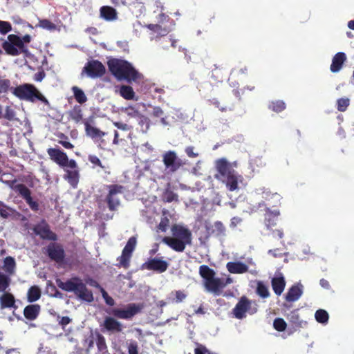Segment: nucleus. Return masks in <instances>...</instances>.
I'll return each mask as SVG.
<instances>
[{"mask_svg": "<svg viewBox=\"0 0 354 354\" xmlns=\"http://www.w3.org/2000/svg\"><path fill=\"white\" fill-rule=\"evenodd\" d=\"M5 271L8 273H13L15 268V261L12 257H6L4 260V266H3Z\"/></svg>", "mask_w": 354, "mask_h": 354, "instance_id": "58836bf2", "label": "nucleus"}, {"mask_svg": "<svg viewBox=\"0 0 354 354\" xmlns=\"http://www.w3.org/2000/svg\"><path fill=\"white\" fill-rule=\"evenodd\" d=\"M40 306L39 305H28L25 308L24 310V314L26 319L30 320H34L38 316Z\"/></svg>", "mask_w": 354, "mask_h": 354, "instance_id": "a878e982", "label": "nucleus"}, {"mask_svg": "<svg viewBox=\"0 0 354 354\" xmlns=\"http://www.w3.org/2000/svg\"><path fill=\"white\" fill-rule=\"evenodd\" d=\"M120 93L122 97L126 100H138L136 97L135 92L133 88L129 86L123 85L120 87Z\"/></svg>", "mask_w": 354, "mask_h": 354, "instance_id": "7c9ffc66", "label": "nucleus"}, {"mask_svg": "<svg viewBox=\"0 0 354 354\" xmlns=\"http://www.w3.org/2000/svg\"><path fill=\"white\" fill-rule=\"evenodd\" d=\"M140 310L136 304L129 305L126 309H118L113 312L114 315L121 319H129Z\"/></svg>", "mask_w": 354, "mask_h": 354, "instance_id": "a211bd4d", "label": "nucleus"}, {"mask_svg": "<svg viewBox=\"0 0 354 354\" xmlns=\"http://www.w3.org/2000/svg\"><path fill=\"white\" fill-rule=\"evenodd\" d=\"M349 105L348 98H341L337 100V109L339 111H344Z\"/></svg>", "mask_w": 354, "mask_h": 354, "instance_id": "49530a36", "label": "nucleus"}, {"mask_svg": "<svg viewBox=\"0 0 354 354\" xmlns=\"http://www.w3.org/2000/svg\"><path fill=\"white\" fill-rule=\"evenodd\" d=\"M66 174L64 178L73 187H76L79 181V171L77 167L75 169L64 168Z\"/></svg>", "mask_w": 354, "mask_h": 354, "instance_id": "4be33fe9", "label": "nucleus"}, {"mask_svg": "<svg viewBox=\"0 0 354 354\" xmlns=\"http://www.w3.org/2000/svg\"><path fill=\"white\" fill-rule=\"evenodd\" d=\"M257 311V304L246 297H243L234 308L233 314L236 319H241L245 318L247 314L253 315Z\"/></svg>", "mask_w": 354, "mask_h": 354, "instance_id": "0eeeda50", "label": "nucleus"}, {"mask_svg": "<svg viewBox=\"0 0 354 354\" xmlns=\"http://www.w3.org/2000/svg\"><path fill=\"white\" fill-rule=\"evenodd\" d=\"M88 160L93 165H99V166L102 167L101 162H100V159L97 156H89Z\"/></svg>", "mask_w": 354, "mask_h": 354, "instance_id": "bf43d9fd", "label": "nucleus"}, {"mask_svg": "<svg viewBox=\"0 0 354 354\" xmlns=\"http://www.w3.org/2000/svg\"><path fill=\"white\" fill-rule=\"evenodd\" d=\"M225 232V227L222 223L217 221L214 223L213 225V232H215L217 235L223 234Z\"/></svg>", "mask_w": 354, "mask_h": 354, "instance_id": "de8ad7c7", "label": "nucleus"}, {"mask_svg": "<svg viewBox=\"0 0 354 354\" xmlns=\"http://www.w3.org/2000/svg\"><path fill=\"white\" fill-rule=\"evenodd\" d=\"M199 274L203 279V285L207 292L216 295H220L223 288L221 279L215 277V272L207 266L202 265L199 268Z\"/></svg>", "mask_w": 354, "mask_h": 354, "instance_id": "39448f33", "label": "nucleus"}, {"mask_svg": "<svg viewBox=\"0 0 354 354\" xmlns=\"http://www.w3.org/2000/svg\"><path fill=\"white\" fill-rule=\"evenodd\" d=\"M279 215V210H274L273 212H270L269 209H268L266 214V225L268 226L274 225V223H271V218H277Z\"/></svg>", "mask_w": 354, "mask_h": 354, "instance_id": "c03bdc74", "label": "nucleus"}, {"mask_svg": "<svg viewBox=\"0 0 354 354\" xmlns=\"http://www.w3.org/2000/svg\"><path fill=\"white\" fill-rule=\"evenodd\" d=\"M272 194V193L264 187H259L251 193L254 199L259 200L261 198L266 201H270Z\"/></svg>", "mask_w": 354, "mask_h": 354, "instance_id": "b1692460", "label": "nucleus"}, {"mask_svg": "<svg viewBox=\"0 0 354 354\" xmlns=\"http://www.w3.org/2000/svg\"><path fill=\"white\" fill-rule=\"evenodd\" d=\"M241 218L239 217H233L231 220L230 225L233 227H235L237 225L241 223Z\"/></svg>", "mask_w": 354, "mask_h": 354, "instance_id": "0e129e2a", "label": "nucleus"}, {"mask_svg": "<svg viewBox=\"0 0 354 354\" xmlns=\"http://www.w3.org/2000/svg\"><path fill=\"white\" fill-rule=\"evenodd\" d=\"M302 286L297 284L291 287L286 295L288 301H295L298 300L303 293Z\"/></svg>", "mask_w": 354, "mask_h": 354, "instance_id": "412c9836", "label": "nucleus"}, {"mask_svg": "<svg viewBox=\"0 0 354 354\" xmlns=\"http://www.w3.org/2000/svg\"><path fill=\"white\" fill-rule=\"evenodd\" d=\"M185 152L189 158H196L198 156V153L194 151V148L193 147H186Z\"/></svg>", "mask_w": 354, "mask_h": 354, "instance_id": "13d9d810", "label": "nucleus"}, {"mask_svg": "<svg viewBox=\"0 0 354 354\" xmlns=\"http://www.w3.org/2000/svg\"><path fill=\"white\" fill-rule=\"evenodd\" d=\"M187 297V295L181 291V290H177L171 292L168 297V301H173L179 303L183 301Z\"/></svg>", "mask_w": 354, "mask_h": 354, "instance_id": "473e14b6", "label": "nucleus"}, {"mask_svg": "<svg viewBox=\"0 0 354 354\" xmlns=\"http://www.w3.org/2000/svg\"><path fill=\"white\" fill-rule=\"evenodd\" d=\"M111 72L119 80H125L129 82L136 81L140 77V74L126 61L112 59L108 62Z\"/></svg>", "mask_w": 354, "mask_h": 354, "instance_id": "7ed1b4c3", "label": "nucleus"}, {"mask_svg": "<svg viewBox=\"0 0 354 354\" xmlns=\"http://www.w3.org/2000/svg\"><path fill=\"white\" fill-rule=\"evenodd\" d=\"M70 322L71 319L68 317H62L59 321V323L62 326H66Z\"/></svg>", "mask_w": 354, "mask_h": 354, "instance_id": "69168bd1", "label": "nucleus"}, {"mask_svg": "<svg viewBox=\"0 0 354 354\" xmlns=\"http://www.w3.org/2000/svg\"><path fill=\"white\" fill-rule=\"evenodd\" d=\"M34 231L35 234L39 235L43 239L52 240L56 239L55 234L50 231L47 223L44 221L35 226Z\"/></svg>", "mask_w": 354, "mask_h": 354, "instance_id": "6ab92c4d", "label": "nucleus"}, {"mask_svg": "<svg viewBox=\"0 0 354 354\" xmlns=\"http://www.w3.org/2000/svg\"><path fill=\"white\" fill-rule=\"evenodd\" d=\"M236 167V162H230L225 158H220L215 161L216 174L215 178L224 183L228 190L233 192L239 189L243 178L233 167Z\"/></svg>", "mask_w": 354, "mask_h": 354, "instance_id": "f257e3e1", "label": "nucleus"}, {"mask_svg": "<svg viewBox=\"0 0 354 354\" xmlns=\"http://www.w3.org/2000/svg\"><path fill=\"white\" fill-rule=\"evenodd\" d=\"M172 236L163 239V242L177 252H183L192 241V233L184 225L176 224L171 227Z\"/></svg>", "mask_w": 354, "mask_h": 354, "instance_id": "f03ea898", "label": "nucleus"}, {"mask_svg": "<svg viewBox=\"0 0 354 354\" xmlns=\"http://www.w3.org/2000/svg\"><path fill=\"white\" fill-rule=\"evenodd\" d=\"M37 26L49 31L57 30L56 25L48 19L39 20ZM58 30H59V29H58Z\"/></svg>", "mask_w": 354, "mask_h": 354, "instance_id": "4c0bfd02", "label": "nucleus"}, {"mask_svg": "<svg viewBox=\"0 0 354 354\" xmlns=\"http://www.w3.org/2000/svg\"><path fill=\"white\" fill-rule=\"evenodd\" d=\"M274 328L278 331H283L286 328L287 324L281 318H277L273 323Z\"/></svg>", "mask_w": 354, "mask_h": 354, "instance_id": "37998d69", "label": "nucleus"}, {"mask_svg": "<svg viewBox=\"0 0 354 354\" xmlns=\"http://www.w3.org/2000/svg\"><path fill=\"white\" fill-rule=\"evenodd\" d=\"M58 286L65 291L73 292L81 300L87 302H91L93 300V293L87 289L79 278H73L65 282L60 281L58 283Z\"/></svg>", "mask_w": 354, "mask_h": 354, "instance_id": "20e7f679", "label": "nucleus"}, {"mask_svg": "<svg viewBox=\"0 0 354 354\" xmlns=\"http://www.w3.org/2000/svg\"><path fill=\"white\" fill-rule=\"evenodd\" d=\"M12 93L21 100L31 102L38 100L49 105L48 100L32 84L20 85L13 89Z\"/></svg>", "mask_w": 354, "mask_h": 354, "instance_id": "423d86ee", "label": "nucleus"}, {"mask_svg": "<svg viewBox=\"0 0 354 354\" xmlns=\"http://www.w3.org/2000/svg\"><path fill=\"white\" fill-rule=\"evenodd\" d=\"M169 225V219L165 216L161 219V221L159 223L158 228L162 232H165Z\"/></svg>", "mask_w": 354, "mask_h": 354, "instance_id": "6e6d98bb", "label": "nucleus"}, {"mask_svg": "<svg viewBox=\"0 0 354 354\" xmlns=\"http://www.w3.org/2000/svg\"><path fill=\"white\" fill-rule=\"evenodd\" d=\"M104 326L107 330L111 333H118L122 330V324L112 317H106L104 319Z\"/></svg>", "mask_w": 354, "mask_h": 354, "instance_id": "5701e85b", "label": "nucleus"}, {"mask_svg": "<svg viewBox=\"0 0 354 354\" xmlns=\"http://www.w3.org/2000/svg\"><path fill=\"white\" fill-rule=\"evenodd\" d=\"M85 130L86 135L92 138H100L106 135V133L88 124H86Z\"/></svg>", "mask_w": 354, "mask_h": 354, "instance_id": "c756f323", "label": "nucleus"}, {"mask_svg": "<svg viewBox=\"0 0 354 354\" xmlns=\"http://www.w3.org/2000/svg\"><path fill=\"white\" fill-rule=\"evenodd\" d=\"M48 253L49 257L56 261H59L63 258V250L58 245L50 244L48 247Z\"/></svg>", "mask_w": 354, "mask_h": 354, "instance_id": "bb28decb", "label": "nucleus"}, {"mask_svg": "<svg viewBox=\"0 0 354 354\" xmlns=\"http://www.w3.org/2000/svg\"><path fill=\"white\" fill-rule=\"evenodd\" d=\"M88 348L87 354H109L104 337L97 334L93 339L86 340Z\"/></svg>", "mask_w": 354, "mask_h": 354, "instance_id": "9d476101", "label": "nucleus"}, {"mask_svg": "<svg viewBox=\"0 0 354 354\" xmlns=\"http://www.w3.org/2000/svg\"><path fill=\"white\" fill-rule=\"evenodd\" d=\"M0 303L1 308H11L15 304L14 297L10 294L5 293L0 297Z\"/></svg>", "mask_w": 354, "mask_h": 354, "instance_id": "2f4dec72", "label": "nucleus"}, {"mask_svg": "<svg viewBox=\"0 0 354 354\" xmlns=\"http://www.w3.org/2000/svg\"><path fill=\"white\" fill-rule=\"evenodd\" d=\"M257 292L263 298H266L270 295L268 287L261 281H257Z\"/></svg>", "mask_w": 354, "mask_h": 354, "instance_id": "e433bc0d", "label": "nucleus"}, {"mask_svg": "<svg viewBox=\"0 0 354 354\" xmlns=\"http://www.w3.org/2000/svg\"><path fill=\"white\" fill-rule=\"evenodd\" d=\"M319 283L324 288L328 289L330 287L328 281L324 279H321Z\"/></svg>", "mask_w": 354, "mask_h": 354, "instance_id": "338daca9", "label": "nucleus"}, {"mask_svg": "<svg viewBox=\"0 0 354 354\" xmlns=\"http://www.w3.org/2000/svg\"><path fill=\"white\" fill-rule=\"evenodd\" d=\"M15 189L26 200L30 197V190L26 186L17 185Z\"/></svg>", "mask_w": 354, "mask_h": 354, "instance_id": "79ce46f5", "label": "nucleus"}, {"mask_svg": "<svg viewBox=\"0 0 354 354\" xmlns=\"http://www.w3.org/2000/svg\"><path fill=\"white\" fill-rule=\"evenodd\" d=\"M41 290L37 286H32L28 291V300L30 302L35 301L39 299Z\"/></svg>", "mask_w": 354, "mask_h": 354, "instance_id": "f704fd0d", "label": "nucleus"}, {"mask_svg": "<svg viewBox=\"0 0 354 354\" xmlns=\"http://www.w3.org/2000/svg\"><path fill=\"white\" fill-rule=\"evenodd\" d=\"M122 187L118 185H112L110 187L108 196V203L110 209L113 210L120 204V200L118 194L122 192Z\"/></svg>", "mask_w": 354, "mask_h": 354, "instance_id": "2eb2a0df", "label": "nucleus"}, {"mask_svg": "<svg viewBox=\"0 0 354 354\" xmlns=\"http://www.w3.org/2000/svg\"><path fill=\"white\" fill-rule=\"evenodd\" d=\"M47 152L50 159L59 166L71 169L77 167L76 162L74 160H68L67 155L62 151L58 149L50 148Z\"/></svg>", "mask_w": 354, "mask_h": 354, "instance_id": "1a4fd4ad", "label": "nucleus"}, {"mask_svg": "<svg viewBox=\"0 0 354 354\" xmlns=\"http://www.w3.org/2000/svg\"><path fill=\"white\" fill-rule=\"evenodd\" d=\"M315 317L317 322L321 324H326L328 321V314L325 310L319 309L316 311Z\"/></svg>", "mask_w": 354, "mask_h": 354, "instance_id": "c9c22d12", "label": "nucleus"}, {"mask_svg": "<svg viewBox=\"0 0 354 354\" xmlns=\"http://www.w3.org/2000/svg\"><path fill=\"white\" fill-rule=\"evenodd\" d=\"M3 48L6 53L11 55H17L26 51L23 41L15 35H10L8 37V40L5 41L3 44Z\"/></svg>", "mask_w": 354, "mask_h": 354, "instance_id": "6e6552de", "label": "nucleus"}, {"mask_svg": "<svg viewBox=\"0 0 354 354\" xmlns=\"http://www.w3.org/2000/svg\"><path fill=\"white\" fill-rule=\"evenodd\" d=\"M221 282L223 283V288H225L227 285L232 283V279L230 277H227L226 279H221Z\"/></svg>", "mask_w": 354, "mask_h": 354, "instance_id": "774afa93", "label": "nucleus"}, {"mask_svg": "<svg viewBox=\"0 0 354 354\" xmlns=\"http://www.w3.org/2000/svg\"><path fill=\"white\" fill-rule=\"evenodd\" d=\"M136 245V239L131 237L129 239L126 246L123 249L122 254L120 257V263L124 268L129 266V261Z\"/></svg>", "mask_w": 354, "mask_h": 354, "instance_id": "ddd939ff", "label": "nucleus"}, {"mask_svg": "<svg viewBox=\"0 0 354 354\" xmlns=\"http://www.w3.org/2000/svg\"><path fill=\"white\" fill-rule=\"evenodd\" d=\"M346 59V56L344 53L339 52L334 55L332 59V64L330 65V69L333 73L339 72L344 62Z\"/></svg>", "mask_w": 354, "mask_h": 354, "instance_id": "aec40b11", "label": "nucleus"}, {"mask_svg": "<svg viewBox=\"0 0 354 354\" xmlns=\"http://www.w3.org/2000/svg\"><path fill=\"white\" fill-rule=\"evenodd\" d=\"M100 292L102 293V295L105 300V302L106 304L109 306H113L114 305V300L113 298L109 296L107 292L104 290V288H100Z\"/></svg>", "mask_w": 354, "mask_h": 354, "instance_id": "603ef678", "label": "nucleus"}, {"mask_svg": "<svg viewBox=\"0 0 354 354\" xmlns=\"http://www.w3.org/2000/svg\"><path fill=\"white\" fill-rule=\"evenodd\" d=\"M27 203L30 205V207L34 209H37L38 205L36 202L33 201L31 197H29L27 200H26Z\"/></svg>", "mask_w": 354, "mask_h": 354, "instance_id": "052dcab7", "label": "nucleus"}, {"mask_svg": "<svg viewBox=\"0 0 354 354\" xmlns=\"http://www.w3.org/2000/svg\"><path fill=\"white\" fill-rule=\"evenodd\" d=\"M148 28L155 33H157L158 35L162 36L167 33V30L162 29L159 25L150 24L148 26Z\"/></svg>", "mask_w": 354, "mask_h": 354, "instance_id": "a18cd8bd", "label": "nucleus"}, {"mask_svg": "<svg viewBox=\"0 0 354 354\" xmlns=\"http://www.w3.org/2000/svg\"><path fill=\"white\" fill-rule=\"evenodd\" d=\"M271 282L274 293L277 295H281L286 286V281L283 274L277 272Z\"/></svg>", "mask_w": 354, "mask_h": 354, "instance_id": "f3484780", "label": "nucleus"}, {"mask_svg": "<svg viewBox=\"0 0 354 354\" xmlns=\"http://www.w3.org/2000/svg\"><path fill=\"white\" fill-rule=\"evenodd\" d=\"M138 118L140 119L138 124L141 127L142 131L145 132L148 131L150 127L149 119L147 117L142 115V114H140V116Z\"/></svg>", "mask_w": 354, "mask_h": 354, "instance_id": "a19ab883", "label": "nucleus"}, {"mask_svg": "<svg viewBox=\"0 0 354 354\" xmlns=\"http://www.w3.org/2000/svg\"><path fill=\"white\" fill-rule=\"evenodd\" d=\"M113 124L118 129H122L123 131L129 130V127L126 124H122V123H120V122H113Z\"/></svg>", "mask_w": 354, "mask_h": 354, "instance_id": "680f3d73", "label": "nucleus"}, {"mask_svg": "<svg viewBox=\"0 0 354 354\" xmlns=\"http://www.w3.org/2000/svg\"><path fill=\"white\" fill-rule=\"evenodd\" d=\"M145 106L144 104H136L134 105L122 107V111L127 116L133 118H138L140 116V107Z\"/></svg>", "mask_w": 354, "mask_h": 354, "instance_id": "393cba45", "label": "nucleus"}, {"mask_svg": "<svg viewBox=\"0 0 354 354\" xmlns=\"http://www.w3.org/2000/svg\"><path fill=\"white\" fill-rule=\"evenodd\" d=\"M163 162L165 167L174 171L180 167L177 162V156L174 151H169L163 155Z\"/></svg>", "mask_w": 354, "mask_h": 354, "instance_id": "dca6fc26", "label": "nucleus"}, {"mask_svg": "<svg viewBox=\"0 0 354 354\" xmlns=\"http://www.w3.org/2000/svg\"><path fill=\"white\" fill-rule=\"evenodd\" d=\"M72 91L74 97L78 103L83 104L87 101V97L81 88L77 86H73Z\"/></svg>", "mask_w": 354, "mask_h": 354, "instance_id": "72a5a7b5", "label": "nucleus"}, {"mask_svg": "<svg viewBox=\"0 0 354 354\" xmlns=\"http://www.w3.org/2000/svg\"><path fill=\"white\" fill-rule=\"evenodd\" d=\"M102 18L108 21L115 20L117 18V12L115 9L109 6H104L100 10Z\"/></svg>", "mask_w": 354, "mask_h": 354, "instance_id": "cd10ccee", "label": "nucleus"}, {"mask_svg": "<svg viewBox=\"0 0 354 354\" xmlns=\"http://www.w3.org/2000/svg\"><path fill=\"white\" fill-rule=\"evenodd\" d=\"M168 263L161 259L153 258L149 259L144 264V267L150 270H154L158 272H163L168 268Z\"/></svg>", "mask_w": 354, "mask_h": 354, "instance_id": "4468645a", "label": "nucleus"}, {"mask_svg": "<svg viewBox=\"0 0 354 354\" xmlns=\"http://www.w3.org/2000/svg\"><path fill=\"white\" fill-rule=\"evenodd\" d=\"M129 354H138V345L136 342H131L128 346Z\"/></svg>", "mask_w": 354, "mask_h": 354, "instance_id": "4d7b16f0", "label": "nucleus"}, {"mask_svg": "<svg viewBox=\"0 0 354 354\" xmlns=\"http://www.w3.org/2000/svg\"><path fill=\"white\" fill-rule=\"evenodd\" d=\"M281 196L277 193H272L271 195L270 202V205L277 206L280 204Z\"/></svg>", "mask_w": 354, "mask_h": 354, "instance_id": "3c124183", "label": "nucleus"}, {"mask_svg": "<svg viewBox=\"0 0 354 354\" xmlns=\"http://www.w3.org/2000/svg\"><path fill=\"white\" fill-rule=\"evenodd\" d=\"M8 286V281L7 277L0 272V291L6 289Z\"/></svg>", "mask_w": 354, "mask_h": 354, "instance_id": "864d4df0", "label": "nucleus"}, {"mask_svg": "<svg viewBox=\"0 0 354 354\" xmlns=\"http://www.w3.org/2000/svg\"><path fill=\"white\" fill-rule=\"evenodd\" d=\"M10 86L8 80L0 79V93H6L8 91Z\"/></svg>", "mask_w": 354, "mask_h": 354, "instance_id": "8fccbe9b", "label": "nucleus"}, {"mask_svg": "<svg viewBox=\"0 0 354 354\" xmlns=\"http://www.w3.org/2000/svg\"><path fill=\"white\" fill-rule=\"evenodd\" d=\"M104 66L101 62L97 60L88 62L82 71V73H86V75L91 78L101 77L104 75Z\"/></svg>", "mask_w": 354, "mask_h": 354, "instance_id": "9b49d317", "label": "nucleus"}, {"mask_svg": "<svg viewBox=\"0 0 354 354\" xmlns=\"http://www.w3.org/2000/svg\"><path fill=\"white\" fill-rule=\"evenodd\" d=\"M6 117L9 120H12L15 117L14 111L9 107H7L6 109Z\"/></svg>", "mask_w": 354, "mask_h": 354, "instance_id": "e2e57ef3", "label": "nucleus"}, {"mask_svg": "<svg viewBox=\"0 0 354 354\" xmlns=\"http://www.w3.org/2000/svg\"><path fill=\"white\" fill-rule=\"evenodd\" d=\"M11 30V25L9 22L0 21V32L5 35Z\"/></svg>", "mask_w": 354, "mask_h": 354, "instance_id": "09e8293b", "label": "nucleus"}, {"mask_svg": "<svg viewBox=\"0 0 354 354\" xmlns=\"http://www.w3.org/2000/svg\"><path fill=\"white\" fill-rule=\"evenodd\" d=\"M70 115L75 122H79L82 119L81 111L79 109L73 110Z\"/></svg>", "mask_w": 354, "mask_h": 354, "instance_id": "5fc2aeb1", "label": "nucleus"}, {"mask_svg": "<svg viewBox=\"0 0 354 354\" xmlns=\"http://www.w3.org/2000/svg\"><path fill=\"white\" fill-rule=\"evenodd\" d=\"M151 115L155 118H159L160 122L162 126L170 125V122L167 120V117L164 116V111L160 106L153 107Z\"/></svg>", "mask_w": 354, "mask_h": 354, "instance_id": "c85d7f7f", "label": "nucleus"}, {"mask_svg": "<svg viewBox=\"0 0 354 354\" xmlns=\"http://www.w3.org/2000/svg\"><path fill=\"white\" fill-rule=\"evenodd\" d=\"M286 108V104L283 101L277 100L272 102L269 105V109L275 112H281Z\"/></svg>", "mask_w": 354, "mask_h": 354, "instance_id": "ea45409f", "label": "nucleus"}, {"mask_svg": "<svg viewBox=\"0 0 354 354\" xmlns=\"http://www.w3.org/2000/svg\"><path fill=\"white\" fill-rule=\"evenodd\" d=\"M226 268L227 271L232 274H241L249 272L254 276H257L258 274V270L257 269L249 270L248 266L239 261H230L227 263Z\"/></svg>", "mask_w": 354, "mask_h": 354, "instance_id": "f8f14e48", "label": "nucleus"}]
</instances>
